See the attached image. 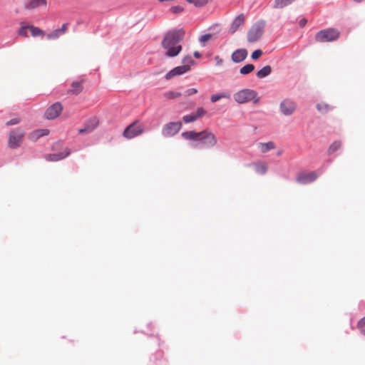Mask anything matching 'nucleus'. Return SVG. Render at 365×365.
<instances>
[{
	"label": "nucleus",
	"instance_id": "45",
	"mask_svg": "<svg viewBox=\"0 0 365 365\" xmlns=\"http://www.w3.org/2000/svg\"><path fill=\"white\" fill-rule=\"evenodd\" d=\"M307 22V21L306 19H304V18L302 19L299 22V26L304 27L306 25Z\"/></svg>",
	"mask_w": 365,
	"mask_h": 365
},
{
	"label": "nucleus",
	"instance_id": "38",
	"mask_svg": "<svg viewBox=\"0 0 365 365\" xmlns=\"http://www.w3.org/2000/svg\"><path fill=\"white\" fill-rule=\"evenodd\" d=\"M262 55V51L260 49H257L254 52H252L251 58L253 60L258 59Z\"/></svg>",
	"mask_w": 365,
	"mask_h": 365
},
{
	"label": "nucleus",
	"instance_id": "2",
	"mask_svg": "<svg viewBox=\"0 0 365 365\" xmlns=\"http://www.w3.org/2000/svg\"><path fill=\"white\" fill-rule=\"evenodd\" d=\"M181 135L185 140L199 142L205 148H212L217 144L215 135L208 129L200 132L186 131Z\"/></svg>",
	"mask_w": 365,
	"mask_h": 365
},
{
	"label": "nucleus",
	"instance_id": "10",
	"mask_svg": "<svg viewBox=\"0 0 365 365\" xmlns=\"http://www.w3.org/2000/svg\"><path fill=\"white\" fill-rule=\"evenodd\" d=\"M323 172H324V170H321L319 171V174H317L316 172H314V171L309 172V173H301L298 175V176L297 178V181L299 183L303 184V185L311 183V182H314V180H316L317 178H318V176L319 175L322 174Z\"/></svg>",
	"mask_w": 365,
	"mask_h": 365
},
{
	"label": "nucleus",
	"instance_id": "6",
	"mask_svg": "<svg viewBox=\"0 0 365 365\" xmlns=\"http://www.w3.org/2000/svg\"><path fill=\"white\" fill-rule=\"evenodd\" d=\"M24 130L20 128L11 130L9 136V146L11 148H19L22 142Z\"/></svg>",
	"mask_w": 365,
	"mask_h": 365
},
{
	"label": "nucleus",
	"instance_id": "5",
	"mask_svg": "<svg viewBox=\"0 0 365 365\" xmlns=\"http://www.w3.org/2000/svg\"><path fill=\"white\" fill-rule=\"evenodd\" d=\"M264 26V21L260 20L257 21L247 32V41L250 43L257 41L263 34Z\"/></svg>",
	"mask_w": 365,
	"mask_h": 365
},
{
	"label": "nucleus",
	"instance_id": "1",
	"mask_svg": "<svg viewBox=\"0 0 365 365\" xmlns=\"http://www.w3.org/2000/svg\"><path fill=\"white\" fill-rule=\"evenodd\" d=\"M185 31L173 29L169 31L165 36L162 46L165 50V55L169 57L177 56L182 50L181 41L185 36Z\"/></svg>",
	"mask_w": 365,
	"mask_h": 365
},
{
	"label": "nucleus",
	"instance_id": "35",
	"mask_svg": "<svg viewBox=\"0 0 365 365\" xmlns=\"http://www.w3.org/2000/svg\"><path fill=\"white\" fill-rule=\"evenodd\" d=\"M29 29V26H24L21 24V28L18 31V34L21 36L28 37L27 30Z\"/></svg>",
	"mask_w": 365,
	"mask_h": 365
},
{
	"label": "nucleus",
	"instance_id": "30",
	"mask_svg": "<svg viewBox=\"0 0 365 365\" xmlns=\"http://www.w3.org/2000/svg\"><path fill=\"white\" fill-rule=\"evenodd\" d=\"M61 35H63V34L61 33L59 29H56V30L53 31L51 33L48 34L46 35V38L48 40L56 39Z\"/></svg>",
	"mask_w": 365,
	"mask_h": 365
},
{
	"label": "nucleus",
	"instance_id": "24",
	"mask_svg": "<svg viewBox=\"0 0 365 365\" xmlns=\"http://www.w3.org/2000/svg\"><path fill=\"white\" fill-rule=\"evenodd\" d=\"M182 66H186V67H188V71H189L191 68V66L192 65H194L195 61L192 59V58L190 55H187L182 58Z\"/></svg>",
	"mask_w": 365,
	"mask_h": 365
},
{
	"label": "nucleus",
	"instance_id": "31",
	"mask_svg": "<svg viewBox=\"0 0 365 365\" xmlns=\"http://www.w3.org/2000/svg\"><path fill=\"white\" fill-rule=\"evenodd\" d=\"M188 3L194 4L196 7H201L207 4L208 0H186Z\"/></svg>",
	"mask_w": 365,
	"mask_h": 365
},
{
	"label": "nucleus",
	"instance_id": "32",
	"mask_svg": "<svg viewBox=\"0 0 365 365\" xmlns=\"http://www.w3.org/2000/svg\"><path fill=\"white\" fill-rule=\"evenodd\" d=\"M317 108L319 111H320L322 113H326L331 109V107L329 106V105H328L327 103H318L317 105Z\"/></svg>",
	"mask_w": 365,
	"mask_h": 365
},
{
	"label": "nucleus",
	"instance_id": "14",
	"mask_svg": "<svg viewBox=\"0 0 365 365\" xmlns=\"http://www.w3.org/2000/svg\"><path fill=\"white\" fill-rule=\"evenodd\" d=\"M245 19V17L243 14H240L236 16L230 25L229 33L231 34L235 33L237 30L244 24Z\"/></svg>",
	"mask_w": 365,
	"mask_h": 365
},
{
	"label": "nucleus",
	"instance_id": "4",
	"mask_svg": "<svg viewBox=\"0 0 365 365\" xmlns=\"http://www.w3.org/2000/svg\"><path fill=\"white\" fill-rule=\"evenodd\" d=\"M340 33L335 29L321 30L315 35V41L320 43L334 41L339 37Z\"/></svg>",
	"mask_w": 365,
	"mask_h": 365
},
{
	"label": "nucleus",
	"instance_id": "27",
	"mask_svg": "<svg viewBox=\"0 0 365 365\" xmlns=\"http://www.w3.org/2000/svg\"><path fill=\"white\" fill-rule=\"evenodd\" d=\"M229 98L230 95L226 93H218L212 95L210 97V101L212 103H215V102L218 101L219 100H220L221 98Z\"/></svg>",
	"mask_w": 365,
	"mask_h": 365
},
{
	"label": "nucleus",
	"instance_id": "46",
	"mask_svg": "<svg viewBox=\"0 0 365 365\" xmlns=\"http://www.w3.org/2000/svg\"><path fill=\"white\" fill-rule=\"evenodd\" d=\"M194 56L197 58H200L201 57V54L198 51H195L193 53Z\"/></svg>",
	"mask_w": 365,
	"mask_h": 365
},
{
	"label": "nucleus",
	"instance_id": "26",
	"mask_svg": "<svg viewBox=\"0 0 365 365\" xmlns=\"http://www.w3.org/2000/svg\"><path fill=\"white\" fill-rule=\"evenodd\" d=\"M254 70L255 66L253 64L249 63L242 67L240 70V73L242 75H247L252 72Z\"/></svg>",
	"mask_w": 365,
	"mask_h": 365
},
{
	"label": "nucleus",
	"instance_id": "20",
	"mask_svg": "<svg viewBox=\"0 0 365 365\" xmlns=\"http://www.w3.org/2000/svg\"><path fill=\"white\" fill-rule=\"evenodd\" d=\"M295 0H275L273 7L275 9H282L291 4Z\"/></svg>",
	"mask_w": 365,
	"mask_h": 365
},
{
	"label": "nucleus",
	"instance_id": "39",
	"mask_svg": "<svg viewBox=\"0 0 365 365\" xmlns=\"http://www.w3.org/2000/svg\"><path fill=\"white\" fill-rule=\"evenodd\" d=\"M170 10L173 14H179L183 11L184 9L180 6H172Z\"/></svg>",
	"mask_w": 365,
	"mask_h": 365
},
{
	"label": "nucleus",
	"instance_id": "22",
	"mask_svg": "<svg viewBox=\"0 0 365 365\" xmlns=\"http://www.w3.org/2000/svg\"><path fill=\"white\" fill-rule=\"evenodd\" d=\"M29 26V30L31 33L32 36L36 37V36H43L44 31L41 30V29L34 26L32 25Z\"/></svg>",
	"mask_w": 365,
	"mask_h": 365
},
{
	"label": "nucleus",
	"instance_id": "7",
	"mask_svg": "<svg viewBox=\"0 0 365 365\" xmlns=\"http://www.w3.org/2000/svg\"><path fill=\"white\" fill-rule=\"evenodd\" d=\"M143 132V126L142 124L135 121L130 124L124 130L123 136L125 138L131 139L140 135Z\"/></svg>",
	"mask_w": 365,
	"mask_h": 365
},
{
	"label": "nucleus",
	"instance_id": "28",
	"mask_svg": "<svg viewBox=\"0 0 365 365\" xmlns=\"http://www.w3.org/2000/svg\"><path fill=\"white\" fill-rule=\"evenodd\" d=\"M163 96L167 99H175L182 96L181 93L177 91H167L163 93Z\"/></svg>",
	"mask_w": 365,
	"mask_h": 365
},
{
	"label": "nucleus",
	"instance_id": "43",
	"mask_svg": "<svg viewBox=\"0 0 365 365\" xmlns=\"http://www.w3.org/2000/svg\"><path fill=\"white\" fill-rule=\"evenodd\" d=\"M215 60L216 64L217 66H220L222 63V62H223V60L220 56H216L215 57Z\"/></svg>",
	"mask_w": 365,
	"mask_h": 365
},
{
	"label": "nucleus",
	"instance_id": "19",
	"mask_svg": "<svg viewBox=\"0 0 365 365\" xmlns=\"http://www.w3.org/2000/svg\"><path fill=\"white\" fill-rule=\"evenodd\" d=\"M271 73H272L271 66H265L257 72L256 76L258 78L261 79V78H264L268 76Z\"/></svg>",
	"mask_w": 365,
	"mask_h": 365
},
{
	"label": "nucleus",
	"instance_id": "21",
	"mask_svg": "<svg viewBox=\"0 0 365 365\" xmlns=\"http://www.w3.org/2000/svg\"><path fill=\"white\" fill-rule=\"evenodd\" d=\"M71 86L72 88L68 91L70 93L78 94L82 91V86L80 81L73 82Z\"/></svg>",
	"mask_w": 365,
	"mask_h": 365
},
{
	"label": "nucleus",
	"instance_id": "47",
	"mask_svg": "<svg viewBox=\"0 0 365 365\" xmlns=\"http://www.w3.org/2000/svg\"><path fill=\"white\" fill-rule=\"evenodd\" d=\"M355 2L356 3H361V1H363L364 0H354Z\"/></svg>",
	"mask_w": 365,
	"mask_h": 365
},
{
	"label": "nucleus",
	"instance_id": "41",
	"mask_svg": "<svg viewBox=\"0 0 365 365\" xmlns=\"http://www.w3.org/2000/svg\"><path fill=\"white\" fill-rule=\"evenodd\" d=\"M197 93V90L194 88H188L185 91L187 96H192Z\"/></svg>",
	"mask_w": 365,
	"mask_h": 365
},
{
	"label": "nucleus",
	"instance_id": "37",
	"mask_svg": "<svg viewBox=\"0 0 365 365\" xmlns=\"http://www.w3.org/2000/svg\"><path fill=\"white\" fill-rule=\"evenodd\" d=\"M358 327L359 329H360L361 334H363L364 335H365V317H364L363 319H361L359 322H358Z\"/></svg>",
	"mask_w": 365,
	"mask_h": 365
},
{
	"label": "nucleus",
	"instance_id": "12",
	"mask_svg": "<svg viewBox=\"0 0 365 365\" xmlns=\"http://www.w3.org/2000/svg\"><path fill=\"white\" fill-rule=\"evenodd\" d=\"M188 71V67H186V66H179L177 67H175L172 70H170L169 72H168L165 76L166 80H170L172 78L178 76H181Z\"/></svg>",
	"mask_w": 365,
	"mask_h": 365
},
{
	"label": "nucleus",
	"instance_id": "36",
	"mask_svg": "<svg viewBox=\"0 0 365 365\" xmlns=\"http://www.w3.org/2000/svg\"><path fill=\"white\" fill-rule=\"evenodd\" d=\"M211 38H212V34H206L200 37L199 41L200 43L202 44V46H204L205 43L208 41Z\"/></svg>",
	"mask_w": 365,
	"mask_h": 365
},
{
	"label": "nucleus",
	"instance_id": "18",
	"mask_svg": "<svg viewBox=\"0 0 365 365\" xmlns=\"http://www.w3.org/2000/svg\"><path fill=\"white\" fill-rule=\"evenodd\" d=\"M257 146V148L262 153H266L269 152V150L275 148V144L272 141H269L267 143H258Z\"/></svg>",
	"mask_w": 365,
	"mask_h": 365
},
{
	"label": "nucleus",
	"instance_id": "29",
	"mask_svg": "<svg viewBox=\"0 0 365 365\" xmlns=\"http://www.w3.org/2000/svg\"><path fill=\"white\" fill-rule=\"evenodd\" d=\"M341 147V143L339 141H334L332 144L330 145L328 149L329 155L332 154L337 150H339Z\"/></svg>",
	"mask_w": 365,
	"mask_h": 365
},
{
	"label": "nucleus",
	"instance_id": "40",
	"mask_svg": "<svg viewBox=\"0 0 365 365\" xmlns=\"http://www.w3.org/2000/svg\"><path fill=\"white\" fill-rule=\"evenodd\" d=\"M19 123H20V118H14L11 119L10 120L7 121L6 125L9 126V125H13L18 124Z\"/></svg>",
	"mask_w": 365,
	"mask_h": 365
},
{
	"label": "nucleus",
	"instance_id": "16",
	"mask_svg": "<svg viewBox=\"0 0 365 365\" xmlns=\"http://www.w3.org/2000/svg\"><path fill=\"white\" fill-rule=\"evenodd\" d=\"M70 153V150L66 148L65 152L47 155L46 159L48 161H58L68 156Z\"/></svg>",
	"mask_w": 365,
	"mask_h": 365
},
{
	"label": "nucleus",
	"instance_id": "34",
	"mask_svg": "<svg viewBox=\"0 0 365 365\" xmlns=\"http://www.w3.org/2000/svg\"><path fill=\"white\" fill-rule=\"evenodd\" d=\"M194 115L196 117L197 120L199 118L203 117L206 113L207 111L202 107L197 108L195 113H193Z\"/></svg>",
	"mask_w": 365,
	"mask_h": 365
},
{
	"label": "nucleus",
	"instance_id": "3",
	"mask_svg": "<svg viewBox=\"0 0 365 365\" xmlns=\"http://www.w3.org/2000/svg\"><path fill=\"white\" fill-rule=\"evenodd\" d=\"M257 96L258 93L256 91L250 88H244L236 92L233 95V98L239 104H244L251 101L254 104H257L260 101V98Z\"/></svg>",
	"mask_w": 365,
	"mask_h": 365
},
{
	"label": "nucleus",
	"instance_id": "44",
	"mask_svg": "<svg viewBox=\"0 0 365 365\" xmlns=\"http://www.w3.org/2000/svg\"><path fill=\"white\" fill-rule=\"evenodd\" d=\"M67 26H68V24H63L62 25V27L61 29H58L62 34H63L66 32V31L67 29Z\"/></svg>",
	"mask_w": 365,
	"mask_h": 365
},
{
	"label": "nucleus",
	"instance_id": "9",
	"mask_svg": "<svg viewBox=\"0 0 365 365\" xmlns=\"http://www.w3.org/2000/svg\"><path fill=\"white\" fill-rule=\"evenodd\" d=\"M182 128V123L180 121L170 122L166 123L162 130V135L164 137H171L177 134Z\"/></svg>",
	"mask_w": 365,
	"mask_h": 365
},
{
	"label": "nucleus",
	"instance_id": "15",
	"mask_svg": "<svg viewBox=\"0 0 365 365\" xmlns=\"http://www.w3.org/2000/svg\"><path fill=\"white\" fill-rule=\"evenodd\" d=\"M46 0H26L24 1V8L26 10H33L39 6H46Z\"/></svg>",
	"mask_w": 365,
	"mask_h": 365
},
{
	"label": "nucleus",
	"instance_id": "33",
	"mask_svg": "<svg viewBox=\"0 0 365 365\" xmlns=\"http://www.w3.org/2000/svg\"><path fill=\"white\" fill-rule=\"evenodd\" d=\"M182 120L185 123H192V122H194L195 120H197V118L194 115V113H190V114H188V115H185L182 117Z\"/></svg>",
	"mask_w": 365,
	"mask_h": 365
},
{
	"label": "nucleus",
	"instance_id": "11",
	"mask_svg": "<svg viewBox=\"0 0 365 365\" xmlns=\"http://www.w3.org/2000/svg\"><path fill=\"white\" fill-rule=\"evenodd\" d=\"M62 109V105L60 103L56 102L46 110L45 117L49 120L54 119L60 114Z\"/></svg>",
	"mask_w": 365,
	"mask_h": 365
},
{
	"label": "nucleus",
	"instance_id": "8",
	"mask_svg": "<svg viewBox=\"0 0 365 365\" xmlns=\"http://www.w3.org/2000/svg\"><path fill=\"white\" fill-rule=\"evenodd\" d=\"M297 103L291 98H285L279 104L281 113L286 116L292 115L297 109Z\"/></svg>",
	"mask_w": 365,
	"mask_h": 365
},
{
	"label": "nucleus",
	"instance_id": "25",
	"mask_svg": "<svg viewBox=\"0 0 365 365\" xmlns=\"http://www.w3.org/2000/svg\"><path fill=\"white\" fill-rule=\"evenodd\" d=\"M255 171L258 174L264 175L267 171V167L266 164H264V163H255Z\"/></svg>",
	"mask_w": 365,
	"mask_h": 365
},
{
	"label": "nucleus",
	"instance_id": "42",
	"mask_svg": "<svg viewBox=\"0 0 365 365\" xmlns=\"http://www.w3.org/2000/svg\"><path fill=\"white\" fill-rule=\"evenodd\" d=\"M78 133L81 134L85 133H91V128H88L86 125L84 128H81L78 130Z\"/></svg>",
	"mask_w": 365,
	"mask_h": 365
},
{
	"label": "nucleus",
	"instance_id": "13",
	"mask_svg": "<svg viewBox=\"0 0 365 365\" xmlns=\"http://www.w3.org/2000/svg\"><path fill=\"white\" fill-rule=\"evenodd\" d=\"M248 52L245 48H239L235 50L232 56V61L236 63L242 62L247 56Z\"/></svg>",
	"mask_w": 365,
	"mask_h": 365
},
{
	"label": "nucleus",
	"instance_id": "23",
	"mask_svg": "<svg viewBox=\"0 0 365 365\" xmlns=\"http://www.w3.org/2000/svg\"><path fill=\"white\" fill-rule=\"evenodd\" d=\"M98 120L96 117L91 118L85 124L88 128H91L92 132L98 125Z\"/></svg>",
	"mask_w": 365,
	"mask_h": 365
},
{
	"label": "nucleus",
	"instance_id": "17",
	"mask_svg": "<svg viewBox=\"0 0 365 365\" xmlns=\"http://www.w3.org/2000/svg\"><path fill=\"white\" fill-rule=\"evenodd\" d=\"M48 133H49V131L47 129H38V130H36L31 132L29 135V138L31 140L36 141L39 138L47 135Z\"/></svg>",
	"mask_w": 365,
	"mask_h": 365
}]
</instances>
